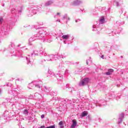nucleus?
Returning <instances> with one entry per match:
<instances>
[{"label":"nucleus","mask_w":128,"mask_h":128,"mask_svg":"<svg viewBox=\"0 0 128 128\" xmlns=\"http://www.w3.org/2000/svg\"><path fill=\"white\" fill-rule=\"evenodd\" d=\"M24 114H28V110H24Z\"/></svg>","instance_id":"obj_8"},{"label":"nucleus","mask_w":128,"mask_h":128,"mask_svg":"<svg viewBox=\"0 0 128 128\" xmlns=\"http://www.w3.org/2000/svg\"><path fill=\"white\" fill-rule=\"evenodd\" d=\"M106 74L107 76H110V74H112V73H110L108 71V72H106Z\"/></svg>","instance_id":"obj_9"},{"label":"nucleus","mask_w":128,"mask_h":128,"mask_svg":"<svg viewBox=\"0 0 128 128\" xmlns=\"http://www.w3.org/2000/svg\"><path fill=\"white\" fill-rule=\"evenodd\" d=\"M2 18H0V24H2Z\"/></svg>","instance_id":"obj_10"},{"label":"nucleus","mask_w":128,"mask_h":128,"mask_svg":"<svg viewBox=\"0 0 128 128\" xmlns=\"http://www.w3.org/2000/svg\"><path fill=\"white\" fill-rule=\"evenodd\" d=\"M102 58H104V55H102Z\"/></svg>","instance_id":"obj_14"},{"label":"nucleus","mask_w":128,"mask_h":128,"mask_svg":"<svg viewBox=\"0 0 128 128\" xmlns=\"http://www.w3.org/2000/svg\"><path fill=\"white\" fill-rule=\"evenodd\" d=\"M60 12L57 13V16H60Z\"/></svg>","instance_id":"obj_13"},{"label":"nucleus","mask_w":128,"mask_h":128,"mask_svg":"<svg viewBox=\"0 0 128 128\" xmlns=\"http://www.w3.org/2000/svg\"><path fill=\"white\" fill-rule=\"evenodd\" d=\"M90 82V79L88 78H84L82 80H81L79 85L80 86H86V84H88Z\"/></svg>","instance_id":"obj_1"},{"label":"nucleus","mask_w":128,"mask_h":128,"mask_svg":"<svg viewBox=\"0 0 128 128\" xmlns=\"http://www.w3.org/2000/svg\"><path fill=\"white\" fill-rule=\"evenodd\" d=\"M108 72H110V73L111 74H112V72H114V70H112V69H109L108 70Z\"/></svg>","instance_id":"obj_7"},{"label":"nucleus","mask_w":128,"mask_h":128,"mask_svg":"<svg viewBox=\"0 0 128 128\" xmlns=\"http://www.w3.org/2000/svg\"><path fill=\"white\" fill-rule=\"evenodd\" d=\"M58 124H59V126H60V128H64V126H62V124H64V122L60 121L59 122Z\"/></svg>","instance_id":"obj_5"},{"label":"nucleus","mask_w":128,"mask_h":128,"mask_svg":"<svg viewBox=\"0 0 128 128\" xmlns=\"http://www.w3.org/2000/svg\"><path fill=\"white\" fill-rule=\"evenodd\" d=\"M76 126V120H72V124L70 126V128H75Z\"/></svg>","instance_id":"obj_2"},{"label":"nucleus","mask_w":128,"mask_h":128,"mask_svg":"<svg viewBox=\"0 0 128 128\" xmlns=\"http://www.w3.org/2000/svg\"><path fill=\"white\" fill-rule=\"evenodd\" d=\"M68 38H70V36H68V35H63L62 36V38H63V40H68Z\"/></svg>","instance_id":"obj_4"},{"label":"nucleus","mask_w":128,"mask_h":128,"mask_svg":"<svg viewBox=\"0 0 128 128\" xmlns=\"http://www.w3.org/2000/svg\"><path fill=\"white\" fill-rule=\"evenodd\" d=\"M36 88H40V86L38 85H36Z\"/></svg>","instance_id":"obj_11"},{"label":"nucleus","mask_w":128,"mask_h":128,"mask_svg":"<svg viewBox=\"0 0 128 128\" xmlns=\"http://www.w3.org/2000/svg\"><path fill=\"white\" fill-rule=\"evenodd\" d=\"M41 118H44V114L42 115V116H41Z\"/></svg>","instance_id":"obj_12"},{"label":"nucleus","mask_w":128,"mask_h":128,"mask_svg":"<svg viewBox=\"0 0 128 128\" xmlns=\"http://www.w3.org/2000/svg\"><path fill=\"white\" fill-rule=\"evenodd\" d=\"M100 22H101V24H104V18L102 17L100 20Z\"/></svg>","instance_id":"obj_6"},{"label":"nucleus","mask_w":128,"mask_h":128,"mask_svg":"<svg viewBox=\"0 0 128 128\" xmlns=\"http://www.w3.org/2000/svg\"><path fill=\"white\" fill-rule=\"evenodd\" d=\"M88 112L86 111H84L83 112L82 114H81V116L82 118H84V116H88Z\"/></svg>","instance_id":"obj_3"}]
</instances>
